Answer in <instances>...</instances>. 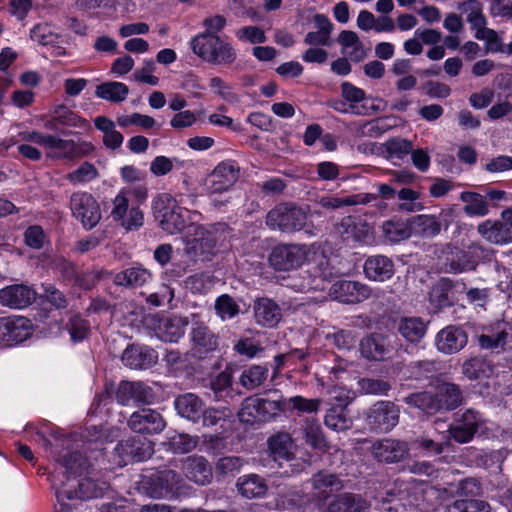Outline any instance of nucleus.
I'll return each mask as SVG.
<instances>
[{
    "instance_id": "obj_1",
    "label": "nucleus",
    "mask_w": 512,
    "mask_h": 512,
    "mask_svg": "<svg viewBox=\"0 0 512 512\" xmlns=\"http://www.w3.org/2000/svg\"><path fill=\"white\" fill-rule=\"evenodd\" d=\"M152 209L166 233L173 235L187 228L183 241L188 254L204 257L213 254L217 239L213 232L193 223L199 216L197 212L179 206L176 199L168 193L159 194L153 200Z\"/></svg>"
},
{
    "instance_id": "obj_2",
    "label": "nucleus",
    "mask_w": 512,
    "mask_h": 512,
    "mask_svg": "<svg viewBox=\"0 0 512 512\" xmlns=\"http://www.w3.org/2000/svg\"><path fill=\"white\" fill-rule=\"evenodd\" d=\"M451 494L447 489L442 492L434 488L426 489L423 484L414 481H397L386 491L381 507L388 512H430L437 508L430 509L426 501L437 497L445 512H469L468 500H455L449 504Z\"/></svg>"
},
{
    "instance_id": "obj_3",
    "label": "nucleus",
    "mask_w": 512,
    "mask_h": 512,
    "mask_svg": "<svg viewBox=\"0 0 512 512\" xmlns=\"http://www.w3.org/2000/svg\"><path fill=\"white\" fill-rule=\"evenodd\" d=\"M86 460L78 452H66L57 460V467L51 475L52 486L58 507L56 512H70L71 506L66 500L90 499L101 497L103 489L99 488L91 478H83L77 481L78 490H71L77 476L87 471Z\"/></svg>"
},
{
    "instance_id": "obj_4",
    "label": "nucleus",
    "mask_w": 512,
    "mask_h": 512,
    "mask_svg": "<svg viewBox=\"0 0 512 512\" xmlns=\"http://www.w3.org/2000/svg\"><path fill=\"white\" fill-rule=\"evenodd\" d=\"M148 197L144 185L127 186L119 190L112 200L111 216L126 230H138L144 223V214L140 209Z\"/></svg>"
},
{
    "instance_id": "obj_5",
    "label": "nucleus",
    "mask_w": 512,
    "mask_h": 512,
    "mask_svg": "<svg viewBox=\"0 0 512 512\" xmlns=\"http://www.w3.org/2000/svg\"><path fill=\"white\" fill-rule=\"evenodd\" d=\"M22 138L41 146L45 155L53 160H74L90 154L93 145L89 142H77L57 135L42 134L36 131L23 132Z\"/></svg>"
},
{
    "instance_id": "obj_6",
    "label": "nucleus",
    "mask_w": 512,
    "mask_h": 512,
    "mask_svg": "<svg viewBox=\"0 0 512 512\" xmlns=\"http://www.w3.org/2000/svg\"><path fill=\"white\" fill-rule=\"evenodd\" d=\"M290 268L308 266L307 273H314L315 277L324 280L331 278L337 273L332 265L331 259L325 254L320 246L290 245Z\"/></svg>"
},
{
    "instance_id": "obj_7",
    "label": "nucleus",
    "mask_w": 512,
    "mask_h": 512,
    "mask_svg": "<svg viewBox=\"0 0 512 512\" xmlns=\"http://www.w3.org/2000/svg\"><path fill=\"white\" fill-rule=\"evenodd\" d=\"M284 408V400L250 396L242 402L238 411V418L247 425L261 424L280 414Z\"/></svg>"
},
{
    "instance_id": "obj_8",
    "label": "nucleus",
    "mask_w": 512,
    "mask_h": 512,
    "mask_svg": "<svg viewBox=\"0 0 512 512\" xmlns=\"http://www.w3.org/2000/svg\"><path fill=\"white\" fill-rule=\"evenodd\" d=\"M239 177V168L233 161L220 162L206 179V188L211 203L219 208L228 202V199L219 200L217 195L229 191Z\"/></svg>"
},
{
    "instance_id": "obj_9",
    "label": "nucleus",
    "mask_w": 512,
    "mask_h": 512,
    "mask_svg": "<svg viewBox=\"0 0 512 512\" xmlns=\"http://www.w3.org/2000/svg\"><path fill=\"white\" fill-rule=\"evenodd\" d=\"M441 393L449 394V400H436L433 391H425L412 394L406 397L405 401L409 405L428 413L433 414L441 410H453L457 408L462 401V393L456 385H446Z\"/></svg>"
},
{
    "instance_id": "obj_10",
    "label": "nucleus",
    "mask_w": 512,
    "mask_h": 512,
    "mask_svg": "<svg viewBox=\"0 0 512 512\" xmlns=\"http://www.w3.org/2000/svg\"><path fill=\"white\" fill-rule=\"evenodd\" d=\"M488 422L482 417L481 414L474 410H467L459 416L454 425H444L449 438H453L458 443H467L472 440L476 433H484Z\"/></svg>"
},
{
    "instance_id": "obj_11",
    "label": "nucleus",
    "mask_w": 512,
    "mask_h": 512,
    "mask_svg": "<svg viewBox=\"0 0 512 512\" xmlns=\"http://www.w3.org/2000/svg\"><path fill=\"white\" fill-rule=\"evenodd\" d=\"M478 234L487 242L494 245L512 243V209L501 212L499 220H485L477 226Z\"/></svg>"
},
{
    "instance_id": "obj_12",
    "label": "nucleus",
    "mask_w": 512,
    "mask_h": 512,
    "mask_svg": "<svg viewBox=\"0 0 512 512\" xmlns=\"http://www.w3.org/2000/svg\"><path fill=\"white\" fill-rule=\"evenodd\" d=\"M70 208L73 216L78 219L86 229L95 227L101 219L100 206L97 200L87 192H76L72 194Z\"/></svg>"
},
{
    "instance_id": "obj_13",
    "label": "nucleus",
    "mask_w": 512,
    "mask_h": 512,
    "mask_svg": "<svg viewBox=\"0 0 512 512\" xmlns=\"http://www.w3.org/2000/svg\"><path fill=\"white\" fill-rule=\"evenodd\" d=\"M400 410L390 401H377L366 415L367 425L380 432L391 431L399 422Z\"/></svg>"
},
{
    "instance_id": "obj_14",
    "label": "nucleus",
    "mask_w": 512,
    "mask_h": 512,
    "mask_svg": "<svg viewBox=\"0 0 512 512\" xmlns=\"http://www.w3.org/2000/svg\"><path fill=\"white\" fill-rule=\"evenodd\" d=\"M148 493L153 498H174L186 494L183 480L174 471L157 472L151 479Z\"/></svg>"
},
{
    "instance_id": "obj_15",
    "label": "nucleus",
    "mask_w": 512,
    "mask_h": 512,
    "mask_svg": "<svg viewBox=\"0 0 512 512\" xmlns=\"http://www.w3.org/2000/svg\"><path fill=\"white\" fill-rule=\"evenodd\" d=\"M444 421H436L434 426L425 431L423 435L411 443V448L421 451L426 455H437L442 453L444 446L449 444L450 438L443 428Z\"/></svg>"
},
{
    "instance_id": "obj_16",
    "label": "nucleus",
    "mask_w": 512,
    "mask_h": 512,
    "mask_svg": "<svg viewBox=\"0 0 512 512\" xmlns=\"http://www.w3.org/2000/svg\"><path fill=\"white\" fill-rule=\"evenodd\" d=\"M32 333L30 321L22 316L0 318V346H12L25 341Z\"/></svg>"
},
{
    "instance_id": "obj_17",
    "label": "nucleus",
    "mask_w": 512,
    "mask_h": 512,
    "mask_svg": "<svg viewBox=\"0 0 512 512\" xmlns=\"http://www.w3.org/2000/svg\"><path fill=\"white\" fill-rule=\"evenodd\" d=\"M153 451V444L150 441L131 438L116 446L114 450L116 457L115 462L121 467L127 465L129 462L144 461L151 457Z\"/></svg>"
},
{
    "instance_id": "obj_18",
    "label": "nucleus",
    "mask_w": 512,
    "mask_h": 512,
    "mask_svg": "<svg viewBox=\"0 0 512 512\" xmlns=\"http://www.w3.org/2000/svg\"><path fill=\"white\" fill-rule=\"evenodd\" d=\"M371 288L363 283L339 280L329 288V295L343 303H358L371 297Z\"/></svg>"
},
{
    "instance_id": "obj_19",
    "label": "nucleus",
    "mask_w": 512,
    "mask_h": 512,
    "mask_svg": "<svg viewBox=\"0 0 512 512\" xmlns=\"http://www.w3.org/2000/svg\"><path fill=\"white\" fill-rule=\"evenodd\" d=\"M128 425L136 433L158 434L164 430L166 422L155 410L141 409L130 416Z\"/></svg>"
},
{
    "instance_id": "obj_20",
    "label": "nucleus",
    "mask_w": 512,
    "mask_h": 512,
    "mask_svg": "<svg viewBox=\"0 0 512 512\" xmlns=\"http://www.w3.org/2000/svg\"><path fill=\"white\" fill-rule=\"evenodd\" d=\"M190 341V353L198 359L206 357L218 347V337L203 324H197L192 328Z\"/></svg>"
},
{
    "instance_id": "obj_21",
    "label": "nucleus",
    "mask_w": 512,
    "mask_h": 512,
    "mask_svg": "<svg viewBox=\"0 0 512 512\" xmlns=\"http://www.w3.org/2000/svg\"><path fill=\"white\" fill-rule=\"evenodd\" d=\"M468 338L465 331L458 327L449 325L441 329L435 337V345L443 354H454L462 350L467 344Z\"/></svg>"
},
{
    "instance_id": "obj_22",
    "label": "nucleus",
    "mask_w": 512,
    "mask_h": 512,
    "mask_svg": "<svg viewBox=\"0 0 512 512\" xmlns=\"http://www.w3.org/2000/svg\"><path fill=\"white\" fill-rule=\"evenodd\" d=\"M395 348L391 345V339L388 336L373 334L364 338L360 344V351L363 357L382 361L389 358Z\"/></svg>"
},
{
    "instance_id": "obj_23",
    "label": "nucleus",
    "mask_w": 512,
    "mask_h": 512,
    "mask_svg": "<svg viewBox=\"0 0 512 512\" xmlns=\"http://www.w3.org/2000/svg\"><path fill=\"white\" fill-rule=\"evenodd\" d=\"M35 299V292L28 286L15 284L0 290V304L13 309L27 307Z\"/></svg>"
},
{
    "instance_id": "obj_24",
    "label": "nucleus",
    "mask_w": 512,
    "mask_h": 512,
    "mask_svg": "<svg viewBox=\"0 0 512 512\" xmlns=\"http://www.w3.org/2000/svg\"><path fill=\"white\" fill-rule=\"evenodd\" d=\"M157 361L155 351L147 346L131 345L122 354V362L131 369H147Z\"/></svg>"
},
{
    "instance_id": "obj_25",
    "label": "nucleus",
    "mask_w": 512,
    "mask_h": 512,
    "mask_svg": "<svg viewBox=\"0 0 512 512\" xmlns=\"http://www.w3.org/2000/svg\"><path fill=\"white\" fill-rule=\"evenodd\" d=\"M405 443L394 439H383L372 446V454L378 461L393 463L400 461L407 454Z\"/></svg>"
},
{
    "instance_id": "obj_26",
    "label": "nucleus",
    "mask_w": 512,
    "mask_h": 512,
    "mask_svg": "<svg viewBox=\"0 0 512 512\" xmlns=\"http://www.w3.org/2000/svg\"><path fill=\"white\" fill-rule=\"evenodd\" d=\"M151 397V389L142 382L122 381L116 392L117 401L122 405L130 401L148 403Z\"/></svg>"
},
{
    "instance_id": "obj_27",
    "label": "nucleus",
    "mask_w": 512,
    "mask_h": 512,
    "mask_svg": "<svg viewBox=\"0 0 512 512\" xmlns=\"http://www.w3.org/2000/svg\"><path fill=\"white\" fill-rule=\"evenodd\" d=\"M364 274L366 278L384 282L394 274V264L391 259L383 255H374L366 259L364 263Z\"/></svg>"
},
{
    "instance_id": "obj_28",
    "label": "nucleus",
    "mask_w": 512,
    "mask_h": 512,
    "mask_svg": "<svg viewBox=\"0 0 512 512\" xmlns=\"http://www.w3.org/2000/svg\"><path fill=\"white\" fill-rule=\"evenodd\" d=\"M368 508L367 501L353 493L338 494L326 505L327 512H367Z\"/></svg>"
},
{
    "instance_id": "obj_29",
    "label": "nucleus",
    "mask_w": 512,
    "mask_h": 512,
    "mask_svg": "<svg viewBox=\"0 0 512 512\" xmlns=\"http://www.w3.org/2000/svg\"><path fill=\"white\" fill-rule=\"evenodd\" d=\"M183 470L190 480L199 485H207L211 482L212 468L202 456H190L186 458Z\"/></svg>"
},
{
    "instance_id": "obj_30",
    "label": "nucleus",
    "mask_w": 512,
    "mask_h": 512,
    "mask_svg": "<svg viewBox=\"0 0 512 512\" xmlns=\"http://www.w3.org/2000/svg\"><path fill=\"white\" fill-rule=\"evenodd\" d=\"M177 413L194 423H197L205 409L204 402L193 393L178 396L174 402Z\"/></svg>"
},
{
    "instance_id": "obj_31",
    "label": "nucleus",
    "mask_w": 512,
    "mask_h": 512,
    "mask_svg": "<svg viewBox=\"0 0 512 512\" xmlns=\"http://www.w3.org/2000/svg\"><path fill=\"white\" fill-rule=\"evenodd\" d=\"M254 317L257 324L264 327H274L281 319L278 305L268 298H260L253 305Z\"/></svg>"
},
{
    "instance_id": "obj_32",
    "label": "nucleus",
    "mask_w": 512,
    "mask_h": 512,
    "mask_svg": "<svg viewBox=\"0 0 512 512\" xmlns=\"http://www.w3.org/2000/svg\"><path fill=\"white\" fill-rule=\"evenodd\" d=\"M337 233L346 242L366 243L369 239V228L352 217H346L341 221L337 227Z\"/></svg>"
},
{
    "instance_id": "obj_33",
    "label": "nucleus",
    "mask_w": 512,
    "mask_h": 512,
    "mask_svg": "<svg viewBox=\"0 0 512 512\" xmlns=\"http://www.w3.org/2000/svg\"><path fill=\"white\" fill-rule=\"evenodd\" d=\"M188 321L182 317L163 318L158 325L156 334L164 342H177L185 334Z\"/></svg>"
},
{
    "instance_id": "obj_34",
    "label": "nucleus",
    "mask_w": 512,
    "mask_h": 512,
    "mask_svg": "<svg viewBox=\"0 0 512 512\" xmlns=\"http://www.w3.org/2000/svg\"><path fill=\"white\" fill-rule=\"evenodd\" d=\"M313 496L318 500H327L329 493L343 488L342 481L334 474L319 472L312 478Z\"/></svg>"
},
{
    "instance_id": "obj_35",
    "label": "nucleus",
    "mask_w": 512,
    "mask_h": 512,
    "mask_svg": "<svg viewBox=\"0 0 512 512\" xmlns=\"http://www.w3.org/2000/svg\"><path fill=\"white\" fill-rule=\"evenodd\" d=\"M397 330L404 339L416 343L425 336L427 323L420 317H403L397 323Z\"/></svg>"
},
{
    "instance_id": "obj_36",
    "label": "nucleus",
    "mask_w": 512,
    "mask_h": 512,
    "mask_svg": "<svg viewBox=\"0 0 512 512\" xmlns=\"http://www.w3.org/2000/svg\"><path fill=\"white\" fill-rule=\"evenodd\" d=\"M239 493L248 499L263 497L267 492V484L264 479L256 474L243 475L237 480Z\"/></svg>"
},
{
    "instance_id": "obj_37",
    "label": "nucleus",
    "mask_w": 512,
    "mask_h": 512,
    "mask_svg": "<svg viewBox=\"0 0 512 512\" xmlns=\"http://www.w3.org/2000/svg\"><path fill=\"white\" fill-rule=\"evenodd\" d=\"M343 53L355 62L363 60L366 56L364 45L358 35L353 31H342L338 37Z\"/></svg>"
},
{
    "instance_id": "obj_38",
    "label": "nucleus",
    "mask_w": 512,
    "mask_h": 512,
    "mask_svg": "<svg viewBox=\"0 0 512 512\" xmlns=\"http://www.w3.org/2000/svg\"><path fill=\"white\" fill-rule=\"evenodd\" d=\"M460 200L465 204L464 213L469 217H484L489 214V204L486 197L471 191L460 194Z\"/></svg>"
},
{
    "instance_id": "obj_39",
    "label": "nucleus",
    "mask_w": 512,
    "mask_h": 512,
    "mask_svg": "<svg viewBox=\"0 0 512 512\" xmlns=\"http://www.w3.org/2000/svg\"><path fill=\"white\" fill-rule=\"evenodd\" d=\"M151 278L148 270L142 267H130L119 272L114 277V283L121 286L141 287Z\"/></svg>"
},
{
    "instance_id": "obj_40",
    "label": "nucleus",
    "mask_w": 512,
    "mask_h": 512,
    "mask_svg": "<svg viewBox=\"0 0 512 512\" xmlns=\"http://www.w3.org/2000/svg\"><path fill=\"white\" fill-rule=\"evenodd\" d=\"M411 234L434 237L440 233L441 224L438 219L433 215H418L415 216L409 223Z\"/></svg>"
},
{
    "instance_id": "obj_41",
    "label": "nucleus",
    "mask_w": 512,
    "mask_h": 512,
    "mask_svg": "<svg viewBox=\"0 0 512 512\" xmlns=\"http://www.w3.org/2000/svg\"><path fill=\"white\" fill-rule=\"evenodd\" d=\"M218 37V35L210 33H199L190 40V48L196 56L209 63Z\"/></svg>"
},
{
    "instance_id": "obj_42",
    "label": "nucleus",
    "mask_w": 512,
    "mask_h": 512,
    "mask_svg": "<svg viewBox=\"0 0 512 512\" xmlns=\"http://www.w3.org/2000/svg\"><path fill=\"white\" fill-rule=\"evenodd\" d=\"M376 197L372 194H355L346 197L326 196L319 200L321 207L326 209H337L343 206H354L358 204H366L374 200Z\"/></svg>"
},
{
    "instance_id": "obj_43",
    "label": "nucleus",
    "mask_w": 512,
    "mask_h": 512,
    "mask_svg": "<svg viewBox=\"0 0 512 512\" xmlns=\"http://www.w3.org/2000/svg\"><path fill=\"white\" fill-rule=\"evenodd\" d=\"M303 434L306 442L314 449L319 451H329L331 445L326 441L320 424L313 420L307 419L303 427Z\"/></svg>"
},
{
    "instance_id": "obj_44",
    "label": "nucleus",
    "mask_w": 512,
    "mask_h": 512,
    "mask_svg": "<svg viewBox=\"0 0 512 512\" xmlns=\"http://www.w3.org/2000/svg\"><path fill=\"white\" fill-rule=\"evenodd\" d=\"M237 58V51L232 44L223 41L218 37L217 44L212 50V57L210 58L209 64L229 66Z\"/></svg>"
},
{
    "instance_id": "obj_45",
    "label": "nucleus",
    "mask_w": 512,
    "mask_h": 512,
    "mask_svg": "<svg viewBox=\"0 0 512 512\" xmlns=\"http://www.w3.org/2000/svg\"><path fill=\"white\" fill-rule=\"evenodd\" d=\"M237 58V51L232 44L223 41L218 37L217 44L212 50V57L210 58L209 64L229 66Z\"/></svg>"
},
{
    "instance_id": "obj_46",
    "label": "nucleus",
    "mask_w": 512,
    "mask_h": 512,
    "mask_svg": "<svg viewBox=\"0 0 512 512\" xmlns=\"http://www.w3.org/2000/svg\"><path fill=\"white\" fill-rule=\"evenodd\" d=\"M129 89L122 82H107L97 86L96 95L99 98L111 102L124 101L128 95Z\"/></svg>"
},
{
    "instance_id": "obj_47",
    "label": "nucleus",
    "mask_w": 512,
    "mask_h": 512,
    "mask_svg": "<svg viewBox=\"0 0 512 512\" xmlns=\"http://www.w3.org/2000/svg\"><path fill=\"white\" fill-rule=\"evenodd\" d=\"M267 377L268 369L265 366L253 365L242 371L239 381L244 388L253 390L262 385Z\"/></svg>"
},
{
    "instance_id": "obj_48",
    "label": "nucleus",
    "mask_w": 512,
    "mask_h": 512,
    "mask_svg": "<svg viewBox=\"0 0 512 512\" xmlns=\"http://www.w3.org/2000/svg\"><path fill=\"white\" fill-rule=\"evenodd\" d=\"M460 9L466 14V20L473 30L477 31L487 24L482 4L478 0H467L461 4Z\"/></svg>"
},
{
    "instance_id": "obj_49",
    "label": "nucleus",
    "mask_w": 512,
    "mask_h": 512,
    "mask_svg": "<svg viewBox=\"0 0 512 512\" xmlns=\"http://www.w3.org/2000/svg\"><path fill=\"white\" fill-rule=\"evenodd\" d=\"M268 448L274 461L282 465L288 461V434L286 432H278L268 439Z\"/></svg>"
},
{
    "instance_id": "obj_50",
    "label": "nucleus",
    "mask_w": 512,
    "mask_h": 512,
    "mask_svg": "<svg viewBox=\"0 0 512 512\" xmlns=\"http://www.w3.org/2000/svg\"><path fill=\"white\" fill-rule=\"evenodd\" d=\"M462 372L467 378L473 380L490 377L493 369L488 361L481 358H472L463 363Z\"/></svg>"
},
{
    "instance_id": "obj_51",
    "label": "nucleus",
    "mask_w": 512,
    "mask_h": 512,
    "mask_svg": "<svg viewBox=\"0 0 512 512\" xmlns=\"http://www.w3.org/2000/svg\"><path fill=\"white\" fill-rule=\"evenodd\" d=\"M325 424L335 431L348 429L352 425V421L348 416L347 408L331 406L325 416Z\"/></svg>"
},
{
    "instance_id": "obj_52",
    "label": "nucleus",
    "mask_w": 512,
    "mask_h": 512,
    "mask_svg": "<svg viewBox=\"0 0 512 512\" xmlns=\"http://www.w3.org/2000/svg\"><path fill=\"white\" fill-rule=\"evenodd\" d=\"M98 177L97 168L89 162H83L78 168L66 175V179L75 186L89 183Z\"/></svg>"
},
{
    "instance_id": "obj_53",
    "label": "nucleus",
    "mask_w": 512,
    "mask_h": 512,
    "mask_svg": "<svg viewBox=\"0 0 512 512\" xmlns=\"http://www.w3.org/2000/svg\"><path fill=\"white\" fill-rule=\"evenodd\" d=\"M208 87L212 94L219 97L227 103H236L239 100L238 95L233 91L230 84L219 76H213L208 80Z\"/></svg>"
},
{
    "instance_id": "obj_54",
    "label": "nucleus",
    "mask_w": 512,
    "mask_h": 512,
    "mask_svg": "<svg viewBox=\"0 0 512 512\" xmlns=\"http://www.w3.org/2000/svg\"><path fill=\"white\" fill-rule=\"evenodd\" d=\"M450 271L461 273L475 268L476 261L465 251L453 250L447 257Z\"/></svg>"
},
{
    "instance_id": "obj_55",
    "label": "nucleus",
    "mask_w": 512,
    "mask_h": 512,
    "mask_svg": "<svg viewBox=\"0 0 512 512\" xmlns=\"http://www.w3.org/2000/svg\"><path fill=\"white\" fill-rule=\"evenodd\" d=\"M450 289V283L446 280H441L432 287L429 301L434 311H438L450 304Z\"/></svg>"
},
{
    "instance_id": "obj_56",
    "label": "nucleus",
    "mask_w": 512,
    "mask_h": 512,
    "mask_svg": "<svg viewBox=\"0 0 512 512\" xmlns=\"http://www.w3.org/2000/svg\"><path fill=\"white\" fill-rule=\"evenodd\" d=\"M382 229L389 242H400L411 234L410 225L404 221H387Z\"/></svg>"
},
{
    "instance_id": "obj_57",
    "label": "nucleus",
    "mask_w": 512,
    "mask_h": 512,
    "mask_svg": "<svg viewBox=\"0 0 512 512\" xmlns=\"http://www.w3.org/2000/svg\"><path fill=\"white\" fill-rule=\"evenodd\" d=\"M214 308L216 314L223 321L234 318L240 311L239 305L227 294H223L216 299Z\"/></svg>"
},
{
    "instance_id": "obj_58",
    "label": "nucleus",
    "mask_w": 512,
    "mask_h": 512,
    "mask_svg": "<svg viewBox=\"0 0 512 512\" xmlns=\"http://www.w3.org/2000/svg\"><path fill=\"white\" fill-rule=\"evenodd\" d=\"M400 210L406 212H418L423 209V204L419 201L420 193L410 188H403L398 192Z\"/></svg>"
},
{
    "instance_id": "obj_59",
    "label": "nucleus",
    "mask_w": 512,
    "mask_h": 512,
    "mask_svg": "<svg viewBox=\"0 0 512 512\" xmlns=\"http://www.w3.org/2000/svg\"><path fill=\"white\" fill-rule=\"evenodd\" d=\"M266 223L272 230L285 231L288 227V205L283 203L272 209Z\"/></svg>"
},
{
    "instance_id": "obj_60",
    "label": "nucleus",
    "mask_w": 512,
    "mask_h": 512,
    "mask_svg": "<svg viewBox=\"0 0 512 512\" xmlns=\"http://www.w3.org/2000/svg\"><path fill=\"white\" fill-rule=\"evenodd\" d=\"M117 122L119 126L123 128L130 125H135L141 127L142 129L148 130L158 126L156 120L153 117L140 113L122 115L117 118Z\"/></svg>"
},
{
    "instance_id": "obj_61",
    "label": "nucleus",
    "mask_w": 512,
    "mask_h": 512,
    "mask_svg": "<svg viewBox=\"0 0 512 512\" xmlns=\"http://www.w3.org/2000/svg\"><path fill=\"white\" fill-rule=\"evenodd\" d=\"M198 444V437H193L184 433L174 434L169 438L170 448L175 453H188Z\"/></svg>"
},
{
    "instance_id": "obj_62",
    "label": "nucleus",
    "mask_w": 512,
    "mask_h": 512,
    "mask_svg": "<svg viewBox=\"0 0 512 512\" xmlns=\"http://www.w3.org/2000/svg\"><path fill=\"white\" fill-rule=\"evenodd\" d=\"M342 96L350 103V107L357 114L362 112L358 108V104L365 99L364 90L354 86L350 82H343L341 85Z\"/></svg>"
},
{
    "instance_id": "obj_63",
    "label": "nucleus",
    "mask_w": 512,
    "mask_h": 512,
    "mask_svg": "<svg viewBox=\"0 0 512 512\" xmlns=\"http://www.w3.org/2000/svg\"><path fill=\"white\" fill-rule=\"evenodd\" d=\"M185 285L192 293H206L212 287V279L207 273H196L186 279Z\"/></svg>"
},
{
    "instance_id": "obj_64",
    "label": "nucleus",
    "mask_w": 512,
    "mask_h": 512,
    "mask_svg": "<svg viewBox=\"0 0 512 512\" xmlns=\"http://www.w3.org/2000/svg\"><path fill=\"white\" fill-rule=\"evenodd\" d=\"M386 146L387 152L389 154V159H391L394 163H396L397 160H401L412 150L411 142L405 139L390 140L387 142Z\"/></svg>"
}]
</instances>
